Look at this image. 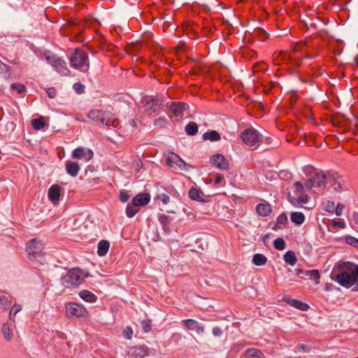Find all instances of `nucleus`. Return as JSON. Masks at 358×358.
<instances>
[{
  "label": "nucleus",
  "mask_w": 358,
  "mask_h": 358,
  "mask_svg": "<svg viewBox=\"0 0 358 358\" xmlns=\"http://www.w3.org/2000/svg\"><path fill=\"white\" fill-rule=\"evenodd\" d=\"M339 272L334 280L341 286L350 288L358 286V265L350 262H342L337 264Z\"/></svg>",
  "instance_id": "1"
},
{
  "label": "nucleus",
  "mask_w": 358,
  "mask_h": 358,
  "mask_svg": "<svg viewBox=\"0 0 358 358\" xmlns=\"http://www.w3.org/2000/svg\"><path fill=\"white\" fill-rule=\"evenodd\" d=\"M87 116L90 120L98 122L108 127H116L119 124V120L109 111L93 109L88 113Z\"/></svg>",
  "instance_id": "2"
},
{
  "label": "nucleus",
  "mask_w": 358,
  "mask_h": 358,
  "mask_svg": "<svg viewBox=\"0 0 358 358\" xmlns=\"http://www.w3.org/2000/svg\"><path fill=\"white\" fill-rule=\"evenodd\" d=\"M88 273L79 268H73L62 278V284L66 287H77L82 284Z\"/></svg>",
  "instance_id": "3"
},
{
  "label": "nucleus",
  "mask_w": 358,
  "mask_h": 358,
  "mask_svg": "<svg viewBox=\"0 0 358 358\" xmlns=\"http://www.w3.org/2000/svg\"><path fill=\"white\" fill-rule=\"evenodd\" d=\"M71 66L74 69L87 72L89 70L90 62L87 54L81 49H76L70 57Z\"/></svg>",
  "instance_id": "4"
},
{
  "label": "nucleus",
  "mask_w": 358,
  "mask_h": 358,
  "mask_svg": "<svg viewBox=\"0 0 358 358\" xmlns=\"http://www.w3.org/2000/svg\"><path fill=\"white\" fill-rule=\"evenodd\" d=\"M294 196H289V202L294 207H303L309 201V196L304 194L306 187L301 182H296L294 185Z\"/></svg>",
  "instance_id": "5"
},
{
  "label": "nucleus",
  "mask_w": 358,
  "mask_h": 358,
  "mask_svg": "<svg viewBox=\"0 0 358 358\" xmlns=\"http://www.w3.org/2000/svg\"><path fill=\"white\" fill-rule=\"evenodd\" d=\"M306 173L310 176L305 182V187L310 189L315 186L321 187L324 185L326 176L324 173L318 172L313 167H306Z\"/></svg>",
  "instance_id": "6"
},
{
  "label": "nucleus",
  "mask_w": 358,
  "mask_h": 358,
  "mask_svg": "<svg viewBox=\"0 0 358 358\" xmlns=\"http://www.w3.org/2000/svg\"><path fill=\"white\" fill-rule=\"evenodd\" d=\"M65 308L68 317H87L89 315V312L85 306L78 303L69 302L66 303Z\"/></svg>",
  "instance_id": "7"
},
{
  "label": "nucleus",
  "mask_w": 358,
  "mask_h": 358,
  "mask_svg": "<svg viewBox=\"0 0 358 358\" xmlns=\"http://www.w3.org/2000/svg\"><path fill=\"white\" fill-rule=\"evenodd\" d=\"M260 137L259 133L254 128L244 130L241 134L243 142L249 147L256 146Z\"/></svg>",
  "instance_id": "8"
},
{
  "label": "nucleus",
  "mask_w": 358,
  "mask_h": 358,
  "mask_svg": "<svg viewBox=\"0 0 358 358\" xmlns=\"http://www.w3.org/2000/svg\"><path fill=\"white\" fill-rule=\"evenodd\" d=\"M46 59L58 73L64 76H69L70 74L71 71L67 68L64 60L55 56H48Z\"/></svg>",
  "instance_id": "9"
},
{
  "label": "nucleus",
  "mask_w": 358,
  "mask_h": 358,
  "mask_svg": "<svg viewBox=\"0 0 358 358\" xmlns=\"http://www.w3.org/2000/svg\"><path fill=\"white\" fill-rule=\"evenodd\" d=\"M43 248L44 246L42 241L37 238H34L29 241L27 244L26 251L29 255L36 257L42 253Z\"/></svg>",
  "instance_id": "10"
},
{
  "label": "nucleus",
  "mask_w": 358,
  "mask_h": 358,
  "mask_svg": "<svg viewBox=\"0 0 358 358\" xmlns=\"http://www.w3.org/2000/svg\"><path fill=\"white\" fill-rule=\"evenodd\" d=\"M71 156L76 159H84L85 162H89L92 159L94 153L90 149L78 147L73 151Z\"/></svg>",
  "instance_id": "11"
},
{
  "label": "nucleus",
  "mask_w": 358,
  "mask_h": 358,
  "mask_svg": "<svg viewBox=\"0 0 358 358\" xmlns=\"http://www.w3.org/2000/svg\"><path fill=\"white\" fill-rule=\"evenodd\" d=\"M210 164L220 170H228L229 164L225 157L221 154H215L210 158Z\"/></svg>",
  "instance_id": "12"
},
{
  "label": "nucleus",
  "mask_w": 358,
  "mask_h": 358,
  "mask_svg": "<svg viewBox=\"0 0 358 358\" xmlns=\"http://www.w3.org/2000/svg\"><path fill=\"white\" fill-rule=\"evenodd\" d=\"M127 355L134 358H145L149 355V348L145 345H136L129 348Z\"/></svg>",
  "instance_id": "13"
},
{
  "label": "nucleus",
  "mask_w": 358,
  "mask_h": 358,
  "mask_svg": "<svg viewBox=\"0 0 358 358\" xmlns=\"http://www.w3.org/2000/svg\"><path fill=\"white\" fill-rule=\"evenodd\" d=\"M62 192V187L57 184L52 185L48 189V196L50 201L54 204L59 203Z\"/></svg>",
  "instance_id": "14"
},
{
  "label": "nucleus",
  "mask_w": 358,
  "mask_h": 358,
  "mask_svg": "<svg viewBox=\"0 0 358 358\" xmlns=\"http://www.w3.org/2000/svg\"><path fill=\"white\" fill-rule=\"evenodd\" d=\"M282 301L300 310L305 311L309 308V306L306 303L296 299H292L288 295L284 296L282 297Z\"/></svg>",
  "instance_id": "15"
},
{
  "label": "nucleus",
  "mask_w": 358,
  "mask_h": 358,
  "mask_svg": "<svg viewBox=\"0 0 358 358\" xmlns=\"http://www.w3.org/2000/svg\"><path fill=\"white\" fill-rule=\"evenodd\" d=\"M150 201V195L148 193H139L137 194L131 200V202L136 206L138 208L141 206H144L149 203Z\"/></svg>",
  "instance_id": "16"
},
{
  "label": "nucleus",
  "mask_w": 358,
  "mask_h": 358,
  "mask_svg": "<svg viewBox=\"0 0 358 358\" xmlns=\"http://www.w3.org/2000/svg\"><path fill=\"white\" fill-rule=\"evenodd\" d=\"M189 197L194 201H197L199 202L206 203L208 199H206L204 193L201 191V189L196 187H192L189 190L188 192Z\"/></svg>",
  "instance_id": "17"
},
{
  "label": "nucleus",
  "mask_w": 358,
  "mask_h": 358,
  "mask_svg": "<svg viewBox=\"0 0 358 358\" xmlns=\"http://www.w3.org/2000/svg\"><path fill=\"white\" fill-rule=\"evenodd\" d=\"M256 212L259 216L267 217L272 213V207L268 202L264 201L257 205Z\"/></svg>",
  "instance_id": "18"
},
{
  "label": "nucleus",
  "mask_w": 358,
  "mask_h": 358,
  "mask_svg": "<svg viewBox=\"0 0 358 358\" xmlns=\"http://www.w3.org/2000/svg\"><path fill=\"white\" fill-rule=\"evenodd\" d=\"M188 108V105L182 102H173L170 106V112L174 116L181 115Z\"/></svg>",
  "instance_id": "19"
},
{
  "label": "nucleus",
  "mask_w": 358,
  "mask_h": 358,
  "mask_svg": "<svg viewBox=\"0 0 358 358\" xmlns=\"http://www.w3.org/2000/svg\"><path fill=\"white\" fill-rule=\"evenodd\" d=\"M182 323L187 329L192 331H195L197 334H201L204 331L203 327L201 326L199 323L194 320H182Z\"/></svg>",
  "instance_id": "20"
},
{
  "label": "nucleus",
  "mask_w": 358,
  "mask_h": 358,
  "mask_svg": "<svg viewBox=\"0 0 358 358\" xmlns=\"http://www.w3.org/2000/svg\"><path fill=\"white\" fill-rule=\"evenodd\" d=\"M287 222V217L286 214L281 213L279 215L274 223H271V229L274 231L282 229L285 227Z\"/></svg>",
  "instance_id": "21"
},
{
  "label": "nucleus",
  "mask_w": 358,
  "mask_h": 358,
  "mask_svg": "<svg viewBox=\"0 0 358 358\" xmlns=\"http://www.w3.org/2000/svg\"><path fill=\"white\" fill-rule=\"evenodd\" d=\"M65 167L67 173L73 177L77 176L80 171V166L76 162L67 161L65 164Z\"/></svg>",
  "instance_id": "22"
},
{
  "label": "nucleus",
  "mask_w": 358,
  "mask_h": 358,
  "mask_svg": "<svg viewBox=\"0 0 358 358\" xmlns=\"http://www.w3.org/2000/svg\"><path fill=\"white\" fill-rule=\"evenodd\" d=\"M78 295L83 301L87 303H95L97 301V296L87 289H82L79 292Z\"/></svg>",
  "instance_id": "23"
},
{
  "label": "nucleus",
  "mask_w": 358,
  "mask_h": 358,
  "mask_svg": "<svg viewBox=\"0 0 358 358\" xmlns=\"http://www.w3.org/2000/svg\"><path fill=\"white\" fill-rule=\"evenodd\" d=\"M289 54L286 51L275 52L273 56V62L275 65L279 66L288 60Z\"/></svg>",
  "instance_id": "24"
},
{
  "label": "nucleus",
  "mask_w": 358,
  "mask_h": 358,
  "mask_svg": "<svg viewBox=\"0 0 358 358\" xmlns=\"http://www.w3.org/2000/svg\"><path fill=\"white\" fill-rule=\"evenodd\" d=\"M31 124L36 131L43 129L47 125L46 117L40 116L38 118L33 119L31 122Z\"/></svg>",
  "instance_id": "25"
},
{
  "label": "nucleus",
  "mask_w": 358,
  "mask_h": 358,
  "mask_svg": "<svg viewBox=\"0 0 358 358\" xmlns=\"http://www.w3.org/2000/svg\"><path fill=\"white\" fill-rule=\"evenodd\" d=\"M110 243L106 240H101L98 243L97 254L100 257L105 256L109 250Z\"/></svg>",
  "instance_id": "26"
},
{
  "label": "nucleus",
  "mask_w": 358,
  "mask_h": 358,
  "mask_svg": "<svg viewBox=\"0 0 358 358\" xmlns=\"http://www.w3.org/2000/svg\"><path fill=\"white\" fill-rule=\"evenodd\" d=\"M291 221L296 225L302 224L305 221V216L301 212H294L290 215Z\"/></svg>",
  "instance_id": "27"
},
{
  "label": "nucleus",
  "mask_w": 358,
  "mask_h": 358,
  "mask_svg": "<svg viewBox=\"0 0 358 358\" xmlns=\"http://www.w3.org/2000/svg\"><path fill=\"white\" fill-rule=\"evenodd\" d=\"M162 103V100L159 98H151L146 102V106L148 109L154 111L157 110Z\"/></svg>",
  "instance_id": "28"
},
{
  "label": "nucleus",
  "mask_w": 358,
  "mask_h": 358,
  "mask_svg": "<svg viewBox=\"0 0 358 358\" xmlns=\"http://www.w3.org/2000/svg\"><path fill=\"white\" fill-rule=\"evenodd\" d=\"M203 138L204 140H208L210 141H217L220 140L221 136L217 131L212 130L204 133L203 135Z\"/></svg>",
  "instance_id": "29"
},
{
  "label": "nucleus",
  "mask_w": 358,
  "mask_h": 358,
  "mask_svg": "<svg viewBox=\"0 0 358 358\" xmlns=\"http://www.w3.org/2000/svg\"><path fill=\"white\" fill-rule=\"evenodd\" d=\"M245 358H264V354L259 350L256 348H250L247 350L245 352Z\"/></svg>",
  "instance_id": "30"
},
{
  "label": "nucleus",
  "mask_w": 358,
  "mask_h": 358,
  "mask_svg": "<svg viewBox=\"0 0 358 358\" xmlns=\"http://www.w3.org/2000/svg\"><path fill=\"white\" fill-rule=\"evenodd\" d=\"M267 257L263 254H255L252 257V263L256 266H263L266 264Z\"/></svg>",
  "instance_id": "31"
},
{
  "label": "nucleus",
  "mask_w": 358,
  "mask_h": 358,
  "mask_svg": "<svg viewBox=\"0 0 358 358\" xmlns=\"http://www.w3.org/2000/svg\"><path fill=\"white\" fill-rule=\"evenodd\" d=\"M284 260L291 266H294L297 262L295 253L292 250H289L285 254Z\"/></svg>",
  "instance_id": "32"
},
{
  "label": "nucleus",
  "mask_w": 358,
  "mask_h": 358,
  "mask_svg": "<svg viewBox=\"0 0 358 358\" xmlns=\"http://www.w3.org/2000/svg\"><path fill=\"white\" fill-rule=\"evenodd\" d=\"M139 210V208L135 206L133 202L128 203L126 208V215L128 217H133Z\"/></svg>",
  "instance_id": "33"
},
{
  "label": "nucleus",
  "mask_w": 358,
  "mask_h": 358,
  "mask_svg": "<svg viewBox=\"0 0 358 358\" xmlns=\"http://www.w3.org/2000/svg\"><path fill=\"white\" fill-rule=\"evenodd\" d=\"M306 274L315 281V285L320 284L321 276H320V273L318 270H317V269L310 270V271H306Z\"/></svg>",
  "instance_id": "34"
},
{
  "label": "nucleus",
  "mask_w": 358,
  "mask_h": 358,
  "mask_svg": "<svg viewBox=\"0 0 358 358\" xmlns=\"http://www.w3.org/2000/svg\"><path fill=\"white\" fill-rule=\"evenodd\" d=\"M329 222L336 229H343L346 227V224L342 219H332Z\"/></svg>",
  "instance_id": "35"
},
{
  "label": "nucleus",
  "mask_w": 358,
  "mask_h": 358,
  "mask_svg": "<svg viewBox=\"0 0 358 358\" xmlns=\"http://www.w3.org/2000/svg\"><path fill=\"white\" fill-rule=\"evenodd\" d=\"M185 131L187 134L193 136L198 131V126L195 122H191L185 127Z\"/></svg>",
  "instance_id": "36"
},
{
  "label": "nucleus",
  "mask_w": 358,
  "mask_h": 358,
  "mask_svg": "<svg viewBox=\"0 0 358 358\" xmlns=\"http://www.w3.org/2000/svg\"><path fill=\"white\" fill-rule=\"evenodd\" d=\"M177 160H178V155L172 153L171 155H169L167 157L166 164L169 167H171L175 170H177V169L176 167V164L177 163L176 162Z\"/></svg>",
  "instance_id": "37"
},
{
  "label": "nucleus",
  "mask_w": 358,
  "mask_h": 358,
  "mask_svg": "<svg viewBox=\"0 0 358 358\" xmlns=\"http://www.w3.org/2000/svg\"><path fill=\"white\" fill-rule=\"evenodd\" d=\"M336 203L333 201H327L324 203V208L323 209L329 213H334L335 210Z\"/></svg>",
  "instance_id": "38"
},
{
  "label": "nucleus",
  "mask_w": 358,
  "mask_h": 358,
  "mask_svg": "<svg viewBox=\"0 0 358 358\" xmlns=\"http://www.w3.org/2000/svg\"><path fill=\"white\" fill-rule=\"evenodd\" d=\"M273 246L278 250H283L285 248V242L282 238H278L273 241Z\"/></svg>",
  "instance_id": "39"
},
{
  "label": "nucleus",
  "mask_w": 358,
  "mask_h": 358,
  "mask_svg": "<svg viewBox=\"0 0 358 358\" xmlns=\"http://www.w3.org/2000/svg\"><path fill=\"white\" fill-rule=\"evenodd\" d=\"M22 310V306L20 304H14L10 311L9 317L11 320H15V317L17 313Z\"/></svg>",
  "instance_id": "40"
},
{
  "label": "nucleus",
  "mask_w": 358,
  "mask_h": 358,
  "mask_svg": "<svg viewBox=\"0 0 358 358\" xmlns=\"http://www.w3.org/2000/svg\"><path fill=\"white\" fill-rule=\"evenodd\" d=\"M2 332H3L4 338L6 340L10 341L11 339L12 336H13L12 330L10 328V327H8L6 324H4L3 325Z\"/></svg>",
  "instance_id": "41"
},
{
  "label": "nucleus",
  "mask_w": 358,
  "mask_h": 358,
  "mask_svg": "<svg viewBox=\"0 0 358 358\" xmlns=\"http://www.w3.org/2000/svg\"><path fill=\"white\" fill-rule=\"evenodd\" d=\"M11 89L17 91L18 94H22L26 91V87L22 83H13L11 85Z\"/></svg>",
  "instance_id": "42"
},
{
  "label": "nucleus",
  "mask_w": 358,
  "mask_h": 358,
  "mask_svg": "<svg viewBox=\"0 0 358 358\" xmlns=\"http://www.w3.org/2000/svg\"><path fill=\"white\" fill-rule=\"evenodd\" d=\"M159 221L163 227H168L170 224L169 217L164 214L159 215Z\"/></svg>",
  "instance_id": "43"
},
{
  "label": "nucleus",
  "mask_w": 358,
  "mask_h": 358,
  "mask_svg": "<svg viewBox=\"0 0 358 358\" xmlns=\"http://www.w3.org/2000/svg\"><path fill=\"white\" fill-rule=\"evenodd\" d=\"M142 328L145 333H148L151 331V321L150 320H143L141 322Z\"/></svg>",
  "instance_id": "44"
},
{
  "label": "nucleus",
  "mask_w": 358,
  "mask_h": 358,
  "mask_svg": "<svg viewBox=\"0 0 358 358\" xmlns=\"http://www.w3.org/2000/svg\"><path fill=\"white\" fill-rule=\"evenodd\" d=\"M346 242L348 244L358 248V239L348 236L346 237Z\"/></svg>",
  "instance_id": "45"
},
{
  "label": "nucleus",
  "mask_w": 358,
  "mask_h": 358,
  "mask_svg": "<svg viewBox=\"0 0 358 358\" xmlns=\"http://www.w3.org/2000/svg\"><path fill=\"white\" fill-rule=\"evenodd\" d=\"M123 334L126 338L131 340L134 334L132 328L130 327H127L123 331Z\"/></svg>",
  "instance_id": "46"
},
{
  "label": "nucleus",
  "mask_w": 358,
  "mask_h": 358,
  "mask_svg": "<svg viewBox=\"0 0 358 358\" xmlns=\"http://www.w3.org/2000/svg\"><path fill=\"white\" fill-rule=\"evenodd\" d=\"M157 199L161 201L163 204H167L170 201V197L166 194H162L157 196Z\"/></svg>",
  "instance_id": "47"
},
{
  "label": "nucleus",
  "mask_w": 358,
  "mask_h": 358,
  "mask_svg": "<svg viewBox=\"0 0 358 358\" xmlns=\"http://www.w3.org/2000/svg\"><path fill=\"white\" fill-rule=\"evenodd\" d=\"M85 88V86L79 83L73 85V90L79 94L84 93Z\"/></svg>",
  "instance_id": "48"
},
{
  "label": "nucleus",
  "mask_w": 358,
  "mask_h": 358,
  "mask_svg": "<svg viewBox=\"0 0 358 358\" xmlns=\"http://www.w3.org/2000/svg\"><path fill=\"white\" fill-rule=\"evenodd\" d=\"M129 199V195L126 190H121L120 192V200L122 203H125Z\"/></svg>",
  "instance_id": "49"
},
{
  "label": "nucleus",
  "mask_w": 358,
  "mask_h": 358,
  "mask_svg": "<svg viewBox=\"0 0 358 358\" xmlns=\"http://www.w3.org/2000/svg\"><path fill=\"white\" fill-rule=\"evenodd\" d=\"M176 167L178 166L180 170H186L187 164L178 156V160L176 161Z\"/></svg>",
  "instance_id": "50"
},
{
  "label": "nucleus",
  "mask_w": 358,
  "mask_h": 358,
  "mask_svg": "<svg viewBox=\"0 0 358 358\" xmlns=\"http://www.w3.org/2000/svg\"><path fill=\"white\" fill-rule=\"evenodd\" d=\"M345 208V206L343 203H338L335 206L334 213L337 216L341 215L343 210Z\"/></svg>",
  "instance_id": "51"
},
{
  "label": "nucleus",
  "mask_w": 358,
  "mask_h": 358,
  "mask_svg": "<svg viewBox=\"0 0 358 358\" xmlns=\"http://www.w3.org/2000/svg\"><path fill=\"white\" fill-rule=\"evenodd\" d=\"M46 92L50 98H54L57 94L56 90L54 87L48 88Z\"/></svg>",
  "instance_id": "52"
},
{
  "label": "nucleus",
  "mask_w": 358,
  "mask_h": 358,
  "mask_svg": "<svg viewBox=\"0 0 358 358\" xmlns=\"http://www.w3.org/2000/svg\"><path fill=\"white\" fill-rule=\"evenodd\" d=\"M224 178L223 176H222L220 174H217L216 177L215 178V180H214V184L216 185H219L222 181H224Z\"/></svg>",
  "instance_id": "53"
},
{
  "label": "nucleus",
  "mask_w": 358,
  "mask_h": 358,
  "mask_svg": "<svg viewBox=\"0 0 358 358\" xmlns=\"http://www.w3.org/2000/svg\"><path fill=\"white\" fill-rule=\"evenodd\" d=\"M334 288V286L332 283H330V282H327L324 285V290L327 291V292H329V291H331L333 290Z\"/></svg>",
  "instance_id": "54"
},
{
  "label": "nucleus",
  "mask_w": 358,
  "mask_h": 358,
  "mask_svg": "<svg viewBox=\"0 0 358 358\" xmlns=\"http://www.w3.org/2000/svg\"><path fill=\"white\" fill-rule=\"evenodd\" d=\"M222 331L219 327H215L213 329V334L216 336H220Z\"/></svg>",
  "instance_id": "55"
},
{
  "label": "nucleus",
  "mask_w": 358,
  "mask_h": 358,
  "mask_svg": "<svg viewBox=\"0 0 358 358\" xmlns=\"http://www.w3.org/2000/svg\"><path fill=\"white\" fill-rule=\"evenodd\" d=\"M306 345H299V346L297 347V349H298L299 350H306Z\"/></svg>",
  "instance_id": "56"
},
{
  "label": "nucleus",
  "mask_w": 358,
  "mask_h": 358,
  "mask_svg": "<svg viewBox=\"0 0 358 358\" xmlns=\"http://www.w3.org/2000/svg\"><path fill=\"white\" fill-rule=\"evenodd\" d=\"M3 298H6V296H1V297H0V301H1V303H2V301H3Z\"/></svg>",
  "instance_id": "57"
}]
</instances>
